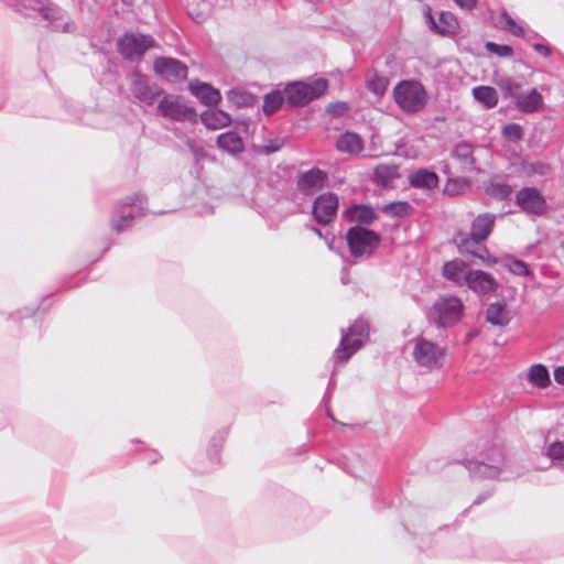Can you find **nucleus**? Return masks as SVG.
<instances>
[{
    "label": "nucleus",
    "mask_w": 564,
    "mask_h": 564,
    "mask_svg": "<svg viewBox=\"0 0 564 564\" xmlns=\"http://www.w3.org/2000/svg\"><path fill=\"white\" fill-rule=\"evenodd\" d=\"M465 466L474 478L511 480L522 475L514 470L507 462L502 448L497 444H489L476 459H467Z\"/></svg>",
    "instance_id": "nucleus-1"
},
{
    "label": "nucleus",
    "mask_w": 564,
    "mask_h": 564,
    "mask_svg": "<svg viewBox=\"0 0 564 564\" xmlns=\"http://www.w3.org/2000/svg\"><path fill=\"white\" fill-rule=\"evenodd\" d=\"M0 2L25 17L37 13L55 32L74 33L77 30L74 21H64L65 10L52 0H0Z\"/></svg>",
    "instance_id": "nucleus-2"
},
{
    "label": "nucleus",
    "mask_w": 564,
    "mask_h": 564,
    "mask_svg": "<svg viewBox=\"0 0 564 564\" xmlns=\"http://www.w3.org/2000/svg\"><path fill=\"white\" fill-rule=\"evenodd\" d=\"M497 216L491 213L479 214L474 218L470 232L458 231L454 237L459 252L474 253V247L484 242L491 234Z\"/></svg>",
    "instance_id": "nucleus-3"
},
{
    "label": "nucleus",
    "mask_w": 564,
    "mask_h": 564,
    "mask_svg": "<svg viewBox=\"0 0 564 564\" xmlns=\"http://www.w3.org/2000/svg\"><path fill=\"white\" fill-rule=\"evenodd\" d=\"M369 337V324L364 318H357L349 328L341 329L339 345L334 351L336 362H346L356 354Z\"/></svg>",
    "instance_id": "nucleus-4"
},
{
    "label": "nucleus",
    "mask_w": 564,
    "mask_h": 564,
    "mask_svg": "<svg viewBox=\"0 0 564 564\" xmlns=\"http://www.w3.org/2000/svg\"><path fill=\"white\" fill-rule=\"evenodd\" d=\"M395 104L408 113L421 111L427 104V94L416 80H402L393 88Z\"/></svg>",
    "instance_id": "nucleus-5"
},
{
    "label": "nucleus",
    "mask_w": 564,
    "mask_h": 564,
    "mask_svg": "<svg viewBox=\"0 0 564 564\" xmlns=\"http://www.w3.org/2000/svg\"><path fill=\"white\" fill-rule=\"evenodd\" d=\"M327 88L328 83L324 78H317L312 83H290L284 88L285 102L291 107H304L324 95Z\"/></svg>",
    "instance_id": "nucleus-6"
},
{
    "label": "nucleus",
    "mask_w": 564,
    "mask_h": 564,
    "mask_svg": "<svg viewBox=\"0 0 564 564\" xmlns=\"http://www.w3.org/2000/svg\"><path fill=\"white\" fill-rule=\"evenodd\" d=\"M145 197L134 194L122 199L115 208L111 217V227L118 234L132 226L135 218L144 215Z\"/></svg>",
    "instance_id": "nucleus-7"
},
{
    "label": "nucleus",
    "mask_w": 564,
    "mask_h": 564,
    "mask_svg": "<svg viewBox=\"0 0 564 564\" xmlns=\"http://www.w3.org/2000/svg\"><path fill=\"white\" fill-rule=\"evenodd\" d=\"M464 305L457 296H442L431 307L429 319L438 328H446L460 319Z\"/></svg>",
    "instance_id": "nucleus-8"
},
{
    "label": "nucleus",
    "mask_w": 564,
    "mask_h": 564,
    "mask_svg": "<svg viewBox=\"0 0 564 564\" xmlns=\"http://www.w3.org/2000/svg\"><path fill=\"white\" fill-rule=\"evenodd\" d=\"M347 245L355 258L369 257L381 242V237L375 230L362 226L350 227L346 234Z\"/></svg>",
    "instance_id": "nucleus-9"
},
{
    "label": "nucleus",
    "mask_w": 564,
    "mask_h": 564,
    "mask_svg": "<svg viewBox=\"0 0 564 564\" xmlns=\"http://www.w3.org/2000/svg\"><path fill=\"white\" fill-rule=\"evenodd\" d=\"M412 341V357L420 367L429 370L442 368L445 359V348L423 336H417Z\"/></svg>",
    "instance_id": "nucleus-10"
},
{
    "label": "nucleus",
    "mask_w": 564,
    "mask_h": 564,
    "mask_svg": "<svg viewBox=\"0 0 564 564\" xmlns=\"http://www.w3.org/2000/svg\"><path fill=\"white\" fill-rule=\"evenodd\" d=\"M153 45V37L144 34H126L117 43L119 53L130 61L140 58Z\"/></svg>",
    "instance_id": "nucleus-11"
},
{
    "label": "nucleus",
    "mask_w": 564,
    "mask_h": 564,
    "mask_svg": "<svg viewBox=\"0 0 564 564\" xmlns=\"http://www.w3.org/2000/svg\"><path fill=\"white\" fill-rule=\"evenodd\" d=\"M516 204L529 215L541 216L546 208V202L535 187H523L516 194Z\"/></svg>",
    "instance_id": "nucleus-12"
},
{
    "label": "nucleus",
    "mask_w": 564,
    "mask_h": 564,
    "mask_svg": "<svg viewBox=\"0 0 564 564\" xmlns=\"http://www.w3.org/2000/svg\"><path fill=\"white\" fill-rule=\"evenodd\" d=\"M158 109L162 116L175 121H183L195 115L192 107L186 106L178 96L166 95L158 105Z\"/></svg>",
    "instance_id": "nucleus-13"
},
{
    "label": "nucleus",
    "mask_w": 564,
    "mask_h": 564,
    "mask_svg": "<svg viewBox=\"0 0 564 564\" xmlns=\"http://www.w3.org/2000/svg\"><path fill=\"white\" fill-rule=\"evenodd\" d=\"M328 181V175L325 171L318 167H312L308 171L299 174L296 180V188L305 196H311L315 192L324 188Z\"/></svg>",
    "instance_id": "nucleus-14"
},
{
    "label": "nucleus",
    "mask_w": 564,
    "mask_h": 564,
    "mask_svg": "<svg viewBox=\"0 0 564 564\" xmlns=\"http://www.w3.org/2000/svg\"><path fill=\"white\" fill-rule=\"evenodd\" d=\"M338 197L334 193H326L317 196L313 203L312 214L321 225L329 224L336 216Z\"/></svg>",
    "instance_id": "nucleus-15"
},
{
    "label": "nucleus",
    "mask_w": 564,
    "mask_h": 564,
    "mask_svg": "<svg viewBox=\"0 0 564 564\" xmlns=\"http://www.w3.org/2000/svg\"><path fill=\"white\" fill-rule=\"evenodd\" d=\"M156 74L169 82H180L186 78L187 67L180 61L171 57H159L154 62Z\"/></svg>",
    "instance_id": "nucleus-16"
},
{
    "label": "nucleus",
    "mask_w": 564,
    "mask_h": 564,
    "mask_svg": "<svg viewBox=\"0 0 564 564\" xmlns=\"http://www.w3.org/2000/svg\"><path fill=\"white\" fill-rule=\"evenodd\" d=\"M408 184L415 189L432 192L440 185V176L430 167H420L409 172Z\"/></svg>",
    "instance_id": "nucleus-17"
},
{
    "label": "nucleus",
    "mask_w": 564,
    "mask_h": 564,
    "mask_svg": "<svg viewBox=\"0 0 564 564\" xmlns=\"http://www.w3.org/2000/svg\"><path fill=\"white\" fill-rule=\"evenodd\" d=\"M131 93L140 104L151 106L161 91L156 85H150L145 76L133 74Z\"/></svg>",
    "instance_id": "nucleus-18"
},
{
    "label": "nucleus",
    "mask_w": 564,
    "mask_h": 564,
    "mask_svg": "<svg viewBox=\"0 0 564 564\" xmlns=\"http://www.w3.org/2000/svg\"><path fill=\"white\" fill-rule=\"evenodd\" d=\"M466 286L478 295H489L497 291L499 283L492 274L473 269Z\"/></svg>",
    "instance_id": "nucleus-19"
},
{
    "label": "nucleus",
    "mask_w": 564,
    "mask_h": 564,
    "mask_svg": "<svg viewBox=\"0 0 564 564\" xmlns=\"http://www.w3.org/2000/svg\"><path fill=\"white\" fill-rule=\"evenodd\" d=\"M425 18L427 20L430 29L440 35H452L455 34L458 29V21L456 17L447 11H441L438 20H436L430 7L426 8Z\"/></svg>",
    "instance_id": "nucleus-20"
},
{
    "label": "nucleus",
    "mask_w": 564,
    "mask_h": 564,
    "mask_svg": "<svg viewBox=\"0 0 564 564\" xmlns=\"http://www.w3.org/2000/svg\"><path fill=\"white\" fill-rule=\"evenodd\" d=\"M473 268L463 260H452L443 265V275L458 286H466Z\"/></svg>",
    "instance_id": "nucleus-21"
},
{
    "label": "nucleus",
    "mask_w": 564,
    "mask_h": 564,
    "mask_svg": "<svg viewBox=\"0 0 564 564\" xmlns=\"http://www.w3.org/2000/svg\"><path fill=\"white\" fill-rule=\"evenodd\" d=\"M344 217L349 223H356L358 224L357 226H361L371 225L378 218V214L369 205L355 204L344 212Z\"/></svg>",
    "instance_id": "nucleus-22"
},
{
    "label": "nucleus",
    "mask_w": 564,
    "mask_h": 564,
    "mask_svg": "<svg viewBox=\"0 0 564 564\" xmlns=\"http://www.w3.org/2000/svg\"><path fill=\"white\" fill-rule=\"evenodd\" d=\"M542 105L543 97L535 88H532L527 93L522 91L514 101L516 108L522 113L536 112Z\"/></svg>",
    "instance_id": "nucleus-23"
},
{
    "label": "nucleus",
    "mask_w": 564,
    "mask_h": 564,
    "mask_svg": "<svg viewBox=\"0 0 564 564\" xmlns=\"http://www.w3.org/2000/svg\"><path fill=\"white\" fill-rule=\"evenodd\" d=\"M189 89L192 94L206 106H215L221 99L219 90L206 83H191Z\"/></svg>",
    "instance_id": "nucleus-24"
},
{
    "label": "nucleus",
    "mask_w": 564,
    "mask_h": 564,
    "mask_svg": "<svg viewBox=\"0 0 564 564\" xmlns=\"http://www.w3.org/2000/svg\"><path fill=\"white\" fill-rule=\"evenodd\" d=\"M336 148L339 152L357 155L364 150V140L358 133L346 131L338 137Z\"/></svg>",
    "instance_id": "nucleus-25"
},
{
    "label": "nucleus",
    "mask_w": 564,
    "mask_h": 564,
    "mask_svg": "<svg viewBox=\"0 0 564 564\" xmlns=\"http://www.w3.org/2000/svg\"><path fill=\"white\" fill-rule=\"evenodd\" d=\"M452 158L456 159L464 169L468 171L475 170L476 160L474 158V147L469 142H459L457 143L452 152Z\"/></svg>",
    "instance_id": "nucleus-26"
},
{
    "label": "nucleus",
    "mask_w": 564,
    "mask_h": 564,
    "mask_svg": "<svg viewBox=\"0 0 564 564\" xmlns=\"http://www.w3.org/2000/svg\"><path fill=\"white\" fill-rule=\"evenodd\" d=\"M486 321L495 326H506L510 322V314L503 302L489 304L486 311Z\"/></svg>",
    "instance_id": "nucleus-27"
},
{
    "label": "nucleus",
    "mask_w": 564,
    "mask_h": 564,
    "mask_svg": "<svg viewBox=\"0 0 564 564\" xmlns=\"http://www.w3.org/2000/svg\"><path fill=\"white\" fill-rule=\"evenodd\" d=\"M203 123L213 130L225 128L231 123L230 116L220 109H212L202 113Z\"/></svg>",
    "instance_id": "nucleus-28"
},
{
    "label": "nucleus",
    "mask_w": 564,
    "mask_h": 564,
    "mask_svg": "<svg viewBox=\"0 0 564 564\" xmlns=\"http://www.w3.org/2000/svg\"><path fill=\"white\" fill-rule=\"evenodd\" d=\"M217 145L231 154H238L243 151L242 138L236 131H227L219 134Z\"/></svg>",
    "instance_id": "nucleus-29"
},
{
    "label": "nucleus",
    "mask_w": 564,
    "mask_h": 564,
    "mask_svg": "<svg viewBox=\"0 0 564 564\" xmlns=\"http://www.w3.org/2000/svg\"><path fill=\"white\" fill-rule=\"evenodd\" d=\"M227 99L237 108H249L254 106L257 102V97L242 88H232L228 90Z\"/></svg>",
    "instance_id": "nucleus-30"
},
{
    "label": "nucleus",
    "mask_w": 564,
    "mask_h": 564,
    "mask_svg": "<svg viewBox=\"0 0 564 564\" xmlns=\"http://www.w3.org/2000/svg\"><path fill=\"white\" fill-rule=\"evenodd\" d=\"M474 98L486 109H491L498 104V93L490 86H477L473 88Z\"/></svg>",
    "instance_id": "nucleus-31"
},
{
    "label": "nucleus",
    "mask_w": 564,
    "mask_h": 564,
    "mask_svg": "<svg viewBox=\"0 0 564 564\" xmlns=\"http://www.w3.org/2000/svg\"><path fill=\"white\" fill-rule=\"evenodd\" d=\"M527 378L531 384L538 388H546L551 382L550 372L542 364L532 365L529 368Z\"/></svg>",
    "instance_id": "nucleus-32"
},
{
    "label": "nucleus",
    "mask_w": 564,
    "mask_h": 564,
    "mask_svg": "<svg viewBox=\"0 0 564 564\" xmlns=\"http://www.w3.org/2000/svg\"><path fill=\"white\" fill-rule=\"evenodd\" d=\"M227 435V430L218 431L208 443L207 454L212 463L215 465L220 462L219 454Z\"/></svg>",
    "instance_id": "nucleus-33"
},
{
    "label": "nucleus",
    "mask_w": 564,
    "mask_h": 564,
    "mask_svg": "<svg viewBox=\"0 0 564 564\" xmlns=\"http://www.w3.org/2000/svg\"><path fill=\"white\" fill-rule=\"evenodd\" d=\"M285 101V95L284 91L280 90H273L264 96L263 99V112L267 116L273 115L275 111H278L283 102Z\"/></svg>",
    "instance_id": "nucleus-34"
},
{
    "label": "nucleus",
    "mask_w": 564,
    "mask_h": 564,
    "mask_svg": "<svg viewBox=\"0 0 564 564\" xmlns=\"http://www.w3.org/2000/svg\"><path fill=\"white\" fill-rule=\"evenodd\" d=\"M497 85L503 93L505 98H512L514 101L522 93V85L508 76L501 77Z\"/></svg>",
    "instance_id": "nucleus-35"
},
{
    "label": "nucleus",
    "mask_w": 564,
    "mask_h": 564,
    "mask_svg": "<svg viewBox=\"0 0 564 564\" xmlns=\"http://www.w3.org/2000/svg\"><path fill=\"white\" fill-rule=\"evenodd\" d=\"M486 193L497 199H507L512 194V187L502 182H491L486 186Z\"/></svg>",
    "instance_id": "nucleus-36"
},
{
    "label": "nucleus",
    "mask_w": 564,
    "mask_h": 564,
    "mask_svg": "<svg viewBox=\"0 0 564 564\" xmlns=\"http://www.w3.org/2000/svg\"><path fill=\"white\" fill-rule=\"evenodd\" d=\"M373 172H375L377 182L386 185V184L390 183L397 176L398 169L395 165L379 164L375 167Z\"/></svg>",
    "instance_id": "nucleus-37"
},
{
    "label": "nucleus",
    "mask_w": 564,
    "mask_h": 564,
    "mask_svg": "<svg viewBox=\"0 0 564 564\" xmlns=\"http://www.w3.org/2000/svg\"><path fill=\"white\" fill-rule=\"evenodd\" d=\"M367 88L369 91L375 94L376 96H382L389 85V79L386 76L373 74L372 77L367 79Z\"/></svg>",
    "instance_id": "nucleus-38"
},
{
    "label": "nucleus",
    "mask_w": 564,
    "mask_h": 564,
    "mask_svg": "<svg viewBox=\"0 0 564 564\" xmlns=\"http://www.w3.org/2000/svg\"><path fill=\"white\" fill-rule=\"evenodd\" d=\"M411 206L408 202H391L382 207V210L392 217H405L409 215Z\"/></svg>",
    "instance_id": "nucleus-39"
},
{
    "label": "nucleus",
    "mask_w": 564,
    "mask_h": 564,
    "mask_svg": "<svg viewBox=\"0 0 564 564\" xmlns=\"http://www.w3.org/2000/svg\"><path fill=\"white\" fill-rule=\"evenodd\" d=\"M546 454L554 466L564 468V443L557 441L550 444Z\"/></svg>",
    "instance_id": "nucleus-40"
},
{
    "label": "nucleus",
    "mask_w": 564,
    "mask_h": 564,
    "mask_svg": "<svg viewBox=\"0 0 564 564\" xmlns=\"http://www.w3.org/2000/svg\"><path fill=\"white\" fill-rule=\"evenodd\" d=\"M500 21L505 23L503 29L514 36H524V28L519 25L514 19L506 11H501Z\"/></svg>",
    "instance_id": "nucleus-41"
},
{
    "label": "nucleus",
    "mask_w": 564,
    "mask_h": 564,
    "mask_svg": "<svg viewBox=\"0 0 564 564\" xmlns=\"http://www.w3.org/2000/svg\"><path fill=\"white\" fill-rule=\"evenodd\" d=\"M502 137L509 142H519L523 138V128L519 123L506 124L502 129Z\"/></svg>",
    "instance_id": "nucleus-42"
},
{
    "label": "nucleus",
    "mask_w": 564,
    "mask_h": 564,
    "mask_svg": "<svg viewBox=\"0 0 564 564\" xmlns=\"http://www.w3.org/2000/svg\"><path fill=\"white\" fill-rule=\"evenodd\" d=\"M485 48L487 52L495 54L500 57H510L513 55V48L507 44H498L495 42H487L485 44Z\"/></svg>",
    "instance_id": "nucleus-43"
},
{
    "label": "nucleus",
    "mask_w": 564,
    "mask_h": 564,
    "mask_svg": "<svg viewBox=\"0 0 564 564\" xmlns=\"http://www.w3.org/2000/svg\"><path fill=\"white\" fill-rule=\"evenodd\" d=\"M508 267L510 272L519 276H529L532 274L528 264L522 260L513 259Z\"/></svg>",
    "instance_id": "nucleus-44"
},
{
    "label": "nucleus",
    "mask_w": 564,
    "mask_h": 564,
    "mask_svg": "<svg viewBox=\"0 0 564 564\" xmlns=\"http://www.w3.org/2000/svg\"><path fill=\"white\" fill-rule=\"evenodd\" d=\"M349 110V105L346 101H336L327 106L326 111L328 115L335 118L343 117Z\"/></svg>",
    "instance_id": "nucleus-45"
},
{
    "label": "nucleus",
    "mask_w": 564,
    "mask_h": 564,
    "mask_svg": "<svg viewBox=\"0 0 564 564\" xmlns=\"http://www.w3.org/2000/svg\"><path fill=\"white\" fill-rule=\"evenodd\" d=\"M282 148V142L280 140H270L267 144L260 145L258 148V153L269 155L280 151Z\"/></svg>",
    "instance_id": "nucleus-46"
},
{
    "label": "nucleus",
    "mask_w": 564,
    "mask_h": 564,
    "mask_svg": "<svg viewBox=\"0 0 564 564\" xmlns=\"http://www.w3.org/2000/svg\"><path fill=\"white\" fill-rule=\"evenodd\" d=\"M187 145L193 154L195 163H199L202 160L206 158V152L204 148L197 144L195 141L188 140Z\"/></svg>",
    "instance_id": "nucleus-47"
},
{
    "label": "nucleus",
    "mask_w": 564,
    "mask_h": 564,
    "mask_svg": "<svg viewBox=\"0 0 564 564\" xmlns=\"http://www.w3.org/2000/svg\"><path fill=\"white\" fill-rule=\"evenodd\" d=\"M471 256L480 259L482 262L487 263V264H495L497 262V260L495 258H492L488 251L487 248H482L480 250V252H477L475 249H474V253H470Z\"/></svg>",
    "instance_id": "nucleus-48"
},
{
    "label": "nucleus",
    "mask_w": 564,
    "mask_h": 564,
    "mask_svg": "<svg viewBox=\"0 0 564 564\" xmlns=\"http://www.w3.org/2000/svg\"><path fill=\"white\" fill-rule=\"evenodd\" d=\"M532 48L543 57L552 55V47L544 43H532Z\"/></svg>",
    "instance_id": "nucleus-49"
},
{
    "label": "nucleus",
    "mask_w": 564,
    "mask_h": 564,
    "mask_svg": "<svg viewBox=\"0 0 564 564\" xmlns=\"http://www.w3.org/2000/svg\"><path fill=\"white\" fill-rule=\"evenodd\" d=\"M458 7L465 10H473L476 8L478 0H453Z\"/></svg>",
    "instance_id": "nucleus-50"
},
{
    "label": "nucleus",
    "mask_w": 564,
    "mask_h": 564,
    "mask_svg": "<svg viewBox=\"0 0 564 564\" xmlns=\"http://www.w3.org/2000/svg\"><path fill=\"white\" fill-rule=\"evenodd\" d=\"M553 376H554V380L560 383V384H564V366H561V367H557L554 372H553Z\"/></svg>",
    "instance_id": "nucleus-51"
},
{
    "label": "nucleus",
    "mask_w": 564,
    "mask_h": 564,
    "mask_svg": "<svg viewBox=\"0 0 564 564\" xmlns=\"http://www.w3.org/2000/svg\"><path fill=\"white\" fill-rule=\"evenodd\" d=\"M521 37L524 39L527 42H531L534 39H542V36L538 32H535V31L527 32L525 30H524V36H521Z\"/></svg>",
    "instance_id": "nucleus-52"
},
{
    "label": "nucleus",
    "mask_w": 564,
    "mask_h": 564,
    "mask_svg": "<svg viewBox=\"0 0 564 564\" xmlns=\"http://www.w3.org/2000/svg\"><path fill=\"white\" fill-rule=\"evenodd\" d=\"M491 492H484L480 494L474 501L473 505H480L482 501H485L488 497H490Z\"/></svg>",
    "instance_id": "nucleus-53"
},
{
    "label": "nucleus",
    "mask_w": 564,
    "mask_h": 564,
    "mask_svg": "<svg viewBox=\"0 0 564 564\" xmlns=\"http://www.w3.org/2000/svg\"><path fill=\"white\" fill-rule=\"evenodd\" d=\"M159 456H160V455H159V453L153 452V453L151 454V456H150V460H151L152 463L158 462Z\"/></svg>",
    "instance_id": "nucleus-54"
},
{
    "label": "nucleus",
    "mask_w": 564,
    "mask_h": 564,
    "mask_svg": "<svg viewBox=\"0 0 564 564\" xmlns=\"http://www.w3.org/2000/svg\"><path fill=\"white\" fill-rule=\"evenodd\" d=\"M448 183H451V180L448 181ZM448 186H449V184H447V186H446V188H445V193H446V194H448V195H451V196L455 195V193H454V192H452V191L449 189V187H448Z\"/></svg>",
    "instance_id": "nucleus-55"
},
{
    "label": "nucleus",
    "mask_w": 564,
    "mask_h": 564,
    "mask_svg": "<svg viewBox=\"0 0 564 564\" xmlns=\"http://www.w3.org/2000/svg\"><path fill=\"white\" fill-rule=\"evenodd\" d=\"M313 230L318 237H323L322 231L319 229L313 228Z\"/></svg>",
    "instance_id": "nucleus-56"
},
{
    "label": "nucleus",
    "mask_w": 564,
    "mask_h": 564,
    "mask_svg": "<svg viewBox=\"0 0 564 564\" xmlns=\"http://www.w3.org/2000/svg\"><path fill=\"white\" fill-rule=\"evenodd\" d=\"M122 2L130 6L132 4L133 0H122Z\"/></svg>",
    "instance_id": "nucleus-57"
}]
</instances>
